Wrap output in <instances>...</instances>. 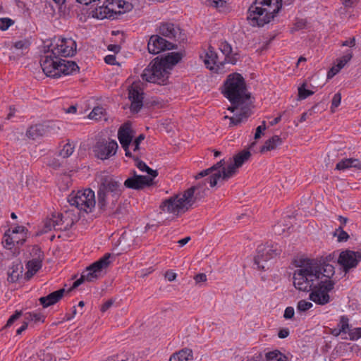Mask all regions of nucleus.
<instances>
[{
  "label": "nucleus",
  "mask_w": 361,
  "mask_h": 361,
  "mask_svg": "<svg viewBox=\"0 0 361 361\" xmlns=\"http://www.w3.org/2000/svg\"><path fill=\"white\" fill-rule=\"evenodd\" d=\"M247 159H221L209 169L197 173L194 177L198 180L205 176L207 178L197 183L182 192L164 200L159 205L161 213L169 214L177 218L187 212L193 205L205 198L209 186L216 185L219 180H227L235 175Z\"/></svg>",
  "instance_id": "1"
},
{
  "label": "nucleus",
  "mask_w": 361,
  "mask_h": 361,
  "mask_svg": "<svg viewBox=\"0 0 361 361\" xmlns=\"http://www.w3.org/2000/svg\"><path fill=\"white\" fill-rule=\"evenodd\" d=\"M224 96L230 101L232 106L228 110L233 112L240 109V112L234 116H225L224 119H229V127H233L240 124L251 115V109L245 102L250 99V95L246 93V85L243 76L239 73L230 74L224 83Z\"/></svg>",
  "instance_id": "2"
},
{
  "label": "nucleus",
  "mask_w": 361,
  "mask_h": 361,
  "mask_svg": "<svg viewBox=\"0 0 361 361\" xmlns=\"http://www.w3.org/2000/svg\"><path fill=\"white\" fill-rule=\"evenodd\" d=\"M97 207L104 212L112 211L117 205L123 192L121 181L106 171L97 174Z\"/></svg>",
  "instance_id": "3"
},
{
  "label": "nucleus",
  "mask_w": 361,
  "mask_h": 361,
  "mask_svg": "<svg viewBox=\"0 0 361 361\" xmlns=\"http://www.w3.org/2000/svg\"><path fill=\"white\" fill-rule=\"evenodd\" d=\"M293 264L296 268L293 274L294 287L299 291L310 292L324 276L320 274L319 267L308 258L295 257Z\"/></svg>",
  "instance_id": "4"
},
{
  "label": "nucleus",
  "mask_w": 361,
  "mask_h": 361,
  "mask_svg": "<svg viewBox=\"0 0 361 361\" xmlns=\"http://www.w3.org/2000/svg\"><path fill=\"white\" fill-rule=\"evenodd\" d=\"M282 7V0H255L250 6L247 19L252 26L262 27L270 23Z\"/></svg>",
  "instance_id": "5"
},
{
  "label": "nucleus",
  "mask_w": 361,
  "mask_h": 361,
  "mask_svg": "<svg viewBox=\"0 0 361 361\" xmlns=\"http://www.w3.org/2000/svg\"><path fill=\"white\" fill-rule=\"evenodd\" d=\"M40 65L44 74L51 78L70 75L79 71V66L73 61L62 59L48 50L41 57Z\"/></svg>",
  "instance_id": "6"
},
{
  "label": "nucleus",
  "mask_w": 361,
  "mask_h": 361,
  "mask_svg": "<svg viewBox=\"0 0 361 361\" xmlns=\"http://www.w3.org/2000/svg\"><path fill=\"white\" fill-rule=\"evenodd\" d=\"M111 257V254L106 253L99 260L87 267L85 270L82 271L80 277L73 283V286L68 292L76 288L85 281L94 282L97 281L99 278L102 271L106 269L111 264V261L110 258Z\"/></svg>",
  "instance_id": "7"
},
{
  "label": "nucleus",
  "mask_w": 361,
  "mask_h": 361,
  "mask_svg": "<svg viewBox=\"0 0 361 361\" xmlns=\"http://www.w3.org/2000/svg\"><path fill=\"white\" fill-rule=\"evenodd\" d=\"M45 47L52 54L59 57H70L76 53L77 44L71 37H54Z\"/></svg>",
  "instance_id": "8"
},
{
  "label": "nucleus",
  "mask_w": 361,
  "mask_h": 361,
  "mask_svg": "<svg viewBox=\"0 0 361 361\" xmlns=\"http://www.w3.org/2000/svg\"><path fill=\"white\" fill-rule=\"evenodd\" d=\"M68 202L71 206H75L79 210L86 213L91 212L96 204L95 194L90 188L78 190L77 192H73L69 195Z\"/></svg>",
  "instance_id": "9"
},
{
  "label": "nucleus",
  "mask_w": 361,
  "mask_h": 361,
  "mask_svg": "<svg viewBox=\"0 0 361 361\" xmlns=\"http://www.w3.org/2000/svg\"><path fill=\"white\" fill-rule=\"evenodd\" d=\"M180 52H169L159 57V85H166L174 67L182 60Z\"/></svg>",
  "instance_id": "10"
},
{
  "label": "nucleus",
  "mask_w": 361,
  "mask_h": 361,
  "mask_svg": "<svg viewBox=\"0 0 361 361\" xmlns=\"http://www.w3.org/2000/svg\"><path fill=\"white\" fill-rule=\"evenodd\" d=\"M335 282L330 278L324 277L310 290V299L320 305L329 302V292L334 289Z\"/></svg>",
  "instance_id": "11"
},
{
  "label": "nucleus",
  "mask_w": 361,
  "mask_h": 361,
  "mask_svg": "<svg viewBox=\"0 0 361 361\" xmlns=\"http://www.w3.org/2000/svg\"><path fill=\"white\" fill-rule=\"evenodd\" d=\"M360 261L361 252L346 250L340 253L337 262L345 272H348L350 269L356 267Z\"/></svg>",
  "instance_id": "12"
},
{
  "label": "nucleus",
  "mask_w": 361,
  "mask_h": 361,
  "mask_svg": "<svg viewBox=\"0 0 361 361\" xmlns=\"http://www.w3.org/2000/svg\"><path fill=\"white\" fill-rule=\"evenodd\" d=\"M118 148V143L115 140L99 141L94 147V155L97 158H109L116 155Z\"/></svg>",
  "instance_id": "13"
},
{
  "label": "nucleus",
  "mask_w": 361,
  "mask_h": 361,
  "mask_svg": "<svg viewBox=\"0 0 361 361\" xmlns=\"http://www.w3.org/2000/svg\"><path fill=\"white\" fill-rule=\"evenodd\" d=\"M282 250L278 247L277 245H271L267 247H259L257 255L255 257V264L259 269H264V267L261 265L262 262H267L281 254Z\"/></svg>",
  "instance_id": "14"
},
{
  "label": "nucleus",
  "mask_w": 361,
  "mask_h": 361,
  "mask_svg": "<svg viewBox=\"0 0 361 361\" xmlns=\"http://www.w3.org/2000/svg\"><path fill=\"white\" fill-rule=\"evenodd\" d=\"M128 98L131 101L130 111L137 113L143 106V91L137 82H133L128 88Z\"/></svg>",
  "instance_id": "15"
},
{
  "label": "nucleus",
  "mask_w": 361,
  "mask_h": 361,
  "mask_svg": "<svg viewBox=\"0 0 361 361\" xmlns=\"http://www.w3.org/2000/svg\"><path fill=\"white\" fill-rule=\"evenodd\" d=\"M133 133L129 123H124L118 131V138L126 157H131L130 148L132 146Z\"/></svg>",
  "instance_id": "16"
},
{
  "label": "nucleus",
  "mask_w": 361,
  "mask_h": 361,
  "mask_svg": "<svg viewBox=\"0 0 361 361\" xmlns=\"http://www.w3.org/2000/svg\"><path fill=\"white\" fill-rule=\"evenodd\" d=\"M335 254H329L324 258H321L319 260H312V263L315 266L319 267L320 274L326 278H330L334 275V267L330 264L331 262H335Z\"/></svg>",
  "instance_id": "17"
},
{
  "label": "nucleus",
  "mask_w": 361,
  "mask_h": 361,
  "mask_svg": "<svg viewBox=\"0 0 361 361\" xmlns=\"http://www.w3.org/2000/svg\"><path fill=\"white\" fill-rule=\"evenodd\" d=\"M154 178L143 175H139L135 176V178H128L124 182V186L136 190H142L152 185Z\"/></svg>",
  "instance_id": "18"
},
{
  "label": "nucleus",
  "mask_w": 361,
  "mask_h": 361,
  "mask_svg": "<svg viewBox=\"0 0 361 361\" xmlns=\"http://www.w3.org/2000/svg\"><path fill=\"white\" fill-rule=\"evenodd\" d=\"M141 76L143 80L149 82L156 83L158 81V56L145 68Z\"/></svg>",
  "instance_id": "19"
},
{
  "label": "nucleus",
  "mask_w": 361,
  "mask_h": 361,
  "mask_svg": "<svg viewBox=\"0 0 361 361\" xmlns=\"http://www.w3.org/2000/svg\"><path fill=\"white\" fill-rule=\"evenodd\" d=\"M66 290L64 288L54 291L45 297H41L39 299L40 304L44 308L57 303L63 296Z\"/></svg>",
  "instance_id": "20"
},
{
  "label": "nucleus",
  "mask_w": 361,
  "mask_h": 361,
  "mask_svg": "<svg viewBox=\"0 0 361 361\" xmlns=\"http://www.w3.org/2000/svg\"><path fill=\"white\" fill-rule=\"evenodd\" d=\"M225 62V61L223 62L219 61L217 54L213 49H209L204 59V63L207 68L211 71H218Z\"/></svg>",
  "instance_id": "21"
},
{
  "label": "nucleus",
  "mask_w": 361,
  "mask_h": 361,
  "mask_svg": "<svg viewBox=\"0 0 361 361\" xmlns=\"http://www.w3.org/2000/svg\"><path fill=\"white\" fill-rule=\"evenodd\" d=\"M180 29L172 23H162L159 25V36L161 35L171 39H175Z\"/></svg>",
  "instance_id": "22"
},
{
  "label": "nucleus",
  "mask_w": 361,
  "mask_h": 361,
  "mask_svg": "<svg viewBox=\"0 0 361 361\" xmlns=\"http://www.w3.org/2000/svg\"><path fill=\"white\" fill-rule=\"evenodd\" d=\"M23 266L19 261L14 262L8 271V281L11 283L17 282L22 276Z\"/></svg>",
  "instance_id": "23"
},
{
  "label": "nucleus",
  "mask_w": 361,
  "mask_h": 361,
  "mask_svg": "<svg viewBox=\"0 0 361 361\" xmlns=\"http://www.w3.org/2000/svg\"><path fill=\"white\" fill-rule=\"evenodd\" d=\"M52 219H54V221L57 223V230H68L74 224L73 219L68 221L69 216L68 213L65 214H58L57 216L54 215Z\"/></svg>",
  "instance_id": "24"
},
{
  "label": "nucleus",
  "mask_w": 361,
  "mask_h": 361,
  "mask_svg": "<svg viewBox=\"0 0 361 361\" xmlns=\"http://www.w3.org/2000/svg\"><path fill=\"white\" fill-rule=\"evenodd\" d=\"M192 360V350L189 348H183L173 353L169 358V361H191Z\"/></svg>",
  "instance_id": "25"
},
{
  "label": "nucleus",
  "mask_w": 361,
  "mask_h": 361,
  "mask_svg": "<svg viewBox=\"0 0 361 361\" xmlns=\"http://www.w3.org/2000/svg\"><path fill=\"white\" fill-rule=\"evenodd\" d=\"M281 138L278 135H274L264 142L260 148V152L264 154L267 152L274 150L276 149L277 147L281 145Z\"/></svg>",
  "instance_id": "26"
},
{
  "label": "nucleus",
  "mask_w": 361,
  "mask_h": 361,
  "mask_svg": "<svg viewBox=\"0 0 361 361\" xmlns=\"http://www.w3.org/2000/svg\"><path fill=\"white\" fill-rule=\"evenodd\" d=\"M349 168H355L361 170V160L341 159L336 166V169L337 170H345Z\"/></svg>",
  "instance_id": "27"
},
{
  "label": "nucleus",
  "mask_w": 361,
  "mask_h": 361,
  "mask_svg": "<svg viewBox=\"0 0 361 361\" xmlns=\"http://www.w3.org/2000/svg\"><path fill=\"white\" fill-rule=\"evenodd\" d=\"M45 133L44 127L41 124H37L35 126H30L26 132V136L32 140H37Z\"/></svg>",
  "instance_id": "28"
},
{
  "label": "nucleus",
  "mask_w": 361,
  "mask_h": 361,
  "mask_svg": "<svg viewBox=\"0 0 361 361\" xmlns=\"http://www.w3.org/2000/svg\"><path fill=\"white\" fill-rule=\"evenodd\" d=\"M37 252H39L38 257L37 258L32 259L30 260L27 263V269H30L34 271V273H37V271L41 269L42 260L44 259V255L41 253V251L39 248L35 249Z\"/></svg>",
  "instance_id": "29"
},
{
  "label": "nucleus",
  "mask_w": 361,
  "mask_h": 361,
  "mask_svg": "<svg viewBox=\"0 0 361 361\" xmlns=\"http://www.w3.org/2000/svg\"><path fill=\"white\" fill-rule=\"evenodd\" d=\"M219 49L222 52V54L225 56L224 61L231 63L233 64L235 62L231 59H228L229 55L232 52V47L230 44H228L226 41H221L219 44Z\"/></svg>",
  "instance_id": "30"
},
{
  "label": "nucleus",
  "mask_w": 361,
  "mask_h": 361,
  "mask_svg": "<svg viewBox=\"0 0 361 361\" xmlns=\"http://www.w3.org/2000/svg\"><path fill=\"white\" fill-rule=\"evenodd\" d=\"M178 49V44L159 36V53Z\"/></svg>",
  "instance_id": "31"
},
{
  "label": "nucleus",
  "mask_w": 361,
  "mask_h": 361,
  "mask_svg": "<svg viewBox=\"0 0 361 361\" xmlns=\"http://www.w3.org/2000/svg\"><path fill=\"white\" fill-rule=\"evenodd\" d=\"M136 161L135 166L142 172H147V174L151 175L152 177L157 176V170H153L149 168L144 161L140 159H135Z\"/></svg>",
  "instance_id": "32"
},
{
  "label": "nucleus",
  "mask_w": 361,
  "mask_h": 361,
  "mask_svg": "<svg viewBox=\"0 0 361 361\" xmlns=\"http://www.w3.org/2000/svg\"><path fill=\"white\" fill-rule=\"evenodd\" d=\"M147 49L150 54H158V35H153L150 37Z\"/></svg>",
  "instance_id": "33"
},
{
  "label": "nucleus",
  "mask_w": 361,
  "mask_h": 361,
  "mask_svg": "<svg viewBox=\"0 0 361 361\" xmlns=\"http://www.w3.org/2000/svg\"><path fill=\"white\" fill-rule=\"evenodd\" d=\"M207 4L209 6L225 11L227 8V2L224 0H207Z\"/></svg>",
  "instance_id": "34"
},
{
  "label": "nucleus",
  "mask_w": 361,
  "mask_h": 361,
  "mask_svg": "<svg viewBox=\"0 0 361 361\" xmlns=\"http://www.w3.org/2000/svg\"><path fill=\"white\" fill-rule=\"evenodd\" d=\"M75 147L70 142L63 145V148L59 151V156L62 158H68L74 152Z\"/></svg>",
  "instance_id": "35"
},
{
  "label": "nucleus",
  "mask_w": 361,
  "mask_h": 361,
  "mask_svg": "<svg viewBox=\"0 0 361 361\" xmlns=\"http://www.w3.org/2000/svg\"><path fill=\"white\" fill-rule=\"evenodd\" d=\"M11 230L9 229L6 233L5 237L6 239L4 240L5 243V247L7 249H11L12 247L15 245V243H19L20 242L21 244L23 243L25 241V239H15L13 237H11L10 235L8 234V232H10Z\"/></svg>",
  "instance_id": "36"
},
{
  "label": "nucleus",
  "mask_w": 361,
  "mask_h": 361,
  "mask_svg": "<svg viewBox=\"0 0 361 361\" xmlns=\"http://www.w3.org/2000/svg\"><path fill=\"white\" fill-rule=\"evenodd\" d=\"M334 236H337V240L339 243L346 242L350 238L349 235L343 231L342 226L336 229Z\"/></svg>",
  "instance_id": "37"
},
{
  "label": "nucleus",
  "mask_w": 361,
  "mask_h": 361,
  "mask_svg": "<svg viewBox=\"0 0 361 361\" xmlns=\"http://www.w3.org/2000/svg\"><path fill=\"white\" fill-rule=\"evenodd\" d=\"M104 109L101 106L94 107L90 113L88 117L90 119L99 120L104 114Z\"/></svg>",
  "instance_id": "38"
},
{
  "label": "nucleus",
  "mask_w": 361,
  "mask_h": 361,
  "mask_svg": "<svg viewBox=\"0 0 361 361\" xmlns=\"http://www.w3.org/2000/svg\"><path fill=\"white\" fill-rule=\"evenodd\" d=\"M124 212V208L121 205L118 204V206L116 205L112 211H105L104 212L108 214L109 216L120 219L123 215Z\"/></svg>",
  "instance_id": "39"
},
{
  "label": "nucleus",
  "mask_w": 361,
  "mask_h": 361,
  "mask_svg": "<svg viewBox=\"0 0 361 361\" xmlns=\"http://www.w3.org/2000/svg\"><path fill=\"white\" fill-rule=\"evenodd\" d=\"M314 94L313 91L306 89V84L303 83L298 87V97L300 99H305Z\"/></svg>",
  "instance_id": "40"
},
{
  "label": "nucleus",
  "mask_w": 361,
  "mask_h": 361,
  "mask_svg": "<svg viewBox=\"0 0 361 361\" xmlns=\"http://www.w3.org/2000/svg\"><path fill=\"white\" fill-rule=\"evenodd\" d=\"M25 319L35 322H44V317L41 313L29 312L25 314Z\"/></svg>",
  "instance_id": "41"
},
{
  "label": "nucleus",
  "mask_w": 361,
  "mask_h": 361,
  "mask_svg": "<svg viewBox=\"0 0 361 361\" xmlns=\"http://www.w3.org/2000/svg\"><path fill=\"white\" fill-rule=\"evenodd\" d=\"M348 318L345 316H342L340 320L341 328L338 329L337 334H340L341 332L346 333L349 329Z\"/></svg>",
  "instance_id": "42"
},
{
  "label": "nucleus",
  "mask_w": 361,
  "mask_h": 361,
  "mask_svg": "<svg viewBox=\"0 0 361 361\" xmlns=\"http://www.w3.org/2000/svg\"><path fill=\"white\" fill-rule=\"evenodd\" d=\"M312 307V304L310 302H307L305 300H301L298 302L297 308L298 311L305 312L308 310Z\"/></svg>",
  "instance_id": "43"
},
{
  "label": "nucleus",
  "mask_w": 361,
  "mask_h": 361,
  "mask_svg": "<svg viewBox=\"0 0 361 361\" xmlns=\"http://www.w3.org/2000/svg\"><path fill=\"white\" fill-rule=\"evenodd\" d=\"M341 102V94L339 92L336 93L331 100V110L334 112V109L337 108Z\"/></svg>",
  "instance_id": "44"
},
{
  "label": "nucleus",
  "mask_w": 361,
  "mask_h": 361,
  "mask_svg": "<svg viewBox=\"0 0 361 361\" xmlns=\"http://www.w3.org/2000/svg\"><path fill=\"white\" fill-rule=\"evenodd\" d=\"M110 11V8L108 6H100L99 8H96L95 15L97 18H106V14Z\"/></svg>",
  "instance_id": "45"
},
{
  "label": "nucleus",
  "mask_w": 361,
  "mask_h": 361,
  "mask_svg": "<svg viewBox=\"0 0 361 361\" xmlns=\"http://www.w3.org/2000/svg\"><path fill=\"white\" fill-rule=\"evenodd\" d=\"M14 23L13 20L8 18H0V30H6Z\"/></svg>",
  "instance_id": "46"
},
{
  "label": "nucleus",
  "mask_w": 361,
  "mask_h": 361,
  "mask_svg": "<svg viewBox=\"0 0 361 361\" xmlns=\"http://www.w3.org/2000/svg\"><path fill=\"white\" fill-rule=\"evenodd\" d=\"M30 43L27 39L17 41L14 43V47L17 49H27L30 47Z\"/></svg>",
  "instance_id": "47"
},
{
  "label": "nucleus",
  "mask_w": 361,
  "mask_h": 361,
  "mask_svg": "<svg viewBox=\"0 0 361 361\" xmlns=\"http://www.w3.org/2000/svg\"><path fill=\"white\" fill-rule=\"evenodd\" d=\"M175 126L171 121L166 120L165 122L161 124V128H159V130H164L166 133H170L173 130Z\"/></svg>",
  "instance_id": "48"
},
{
  "label": "nucleus",
  "mask_w": 361,
  "mask_h": 361,
  "mask_svg": "<svg viewBox=\"0 0 361 361\" xmlns=\"http://www.w3.org/2000/svg\"><path fill=\"white\" fill-rule=\"evenodd\" d=\"M144 139L145 135L143 134H140L133 142H132L131 148L134 152L139 149V145Z\"/></svg>",
  "instance_id": "49"
},
{
  "label": "nucleus",
  "mask_w": 361,
  "mask_h": 361,
  "mask_svg": "<svg viewBox=\"0 0 361 361\" xmlns=\"http://www.w3.org/2000/svg\"><path fill=\"white\" fill-rule=\"evenodd\" d=\"M251 156V153L249 149H244L239 152L238 154L233 155L232 158H249Z\"/></svg>",
  "instance_id": "50"
},
{
  "label": "nucleus",
  "mask_w": 361,
  "mask_h": 361,
  "mask_svg": "<svg viewBox=\"0 0 361 361\" xmlns=\"http://www.w3.org/2000/svg\"><path fill=\"white\" fill-rule=\"evenodd\" d=\"M45 228L47 230H57V223L56 221H54V219H49L45 221L44 224Z\"/></svg>",
  "instance_id": "51"
},
{
  "label": "nucleus",
  "mask_w": 361,
  "mask_h": 361,
  "mask_svg": "<svg viewBox=\"0 0 361 361\" xmlns=\"http://www.w3.org/2000/svg\"><path fill=\"white\" fill-rule=\"evenodd\" d=\"M266 129V122L264 121H262V125L259 126L257 129L255 134V139H259L261 137L262 133L263 130Z\"/></svg>",
  "instance_id": "52"
},
{
  "label": "nucleus",
  "mask_w": 361,
  "mask_h": 361,
  "mask_svg": "<svg viewBox=\"0 0 361 361\" xmlns=\"http://www.w3.org/2000/svg\"><path fill=\"white\" fill-rule=\"evenodd\" d=\"M22 314L21 311H16L15 314H13L7 321L6 326H10L16 320H17Z\"/></svg>",
  "instance_id": "53"
},
{
  "label": "nucleus",
  "mask_w": 361,
  "mask_h": 361,
  "mask_svg": "<svg viewBox=\"0 0 361 361\" xmlns=\"http://www.w3.org/2000/svg\"><path fill=\"white\" fill-rule=\"evenodd\" d=\"M279 351L275 350L266 354L267 361H276Z\"/></svg>",
  "instance_id": "54"
},
{
  "label": "nucleus",
  "mask_w": 361,
  "mask_h": 361,
  "mask_svg": "<svg viewBox=\"0 0 361 361\" xmlns=\"http://www.w3.org/2000/svg\"><path fill=\"white\" fill-rule=\"evenodd\" d=\"M47 165L54 169H58L63 165V164L59 161V159H49Z\"/></svg>",
  "instance_id": "55"
},
{
  "label": "nucleus",
  "mask_w": 361,
  "mask_h": 361,
  "mask_svg": "<svg viewBox=\"0 0 361 361\" xmlns=\"http://www.w3.org/2000/svg\"><path fill=\"white\" fill-rule=\"evenodd\" d=\"M118 6L119 8H124L123 12L129 11L133 8L132 4L126 1H123V4H121V1H119L118 4Z\"/></svg>",
  "instance_id": "56"
},
{
  "label": "nucleus",
  "mask_w": 361,
  "mask_h": 361,
  "mask_svg": "<svg viewBox=\"0 0 361 361\" xmlns=\"http://www.w3.org/2000/svg\"><path fill=\"white\" fill-rule=\"evenodd\" d=\"M294 316V309L292 307L286 308L283 317L286 319H291Z\"/></svg>",
  "instance_id": "57"
},
{
  "label": "nucleus",
  "mask_w": 361,
  "mask_h": 361,
  "mask_svg": "<svg viewBox=\"0 0 361 361\" xmlns=\"http://www.w3.org/2000/svg\"><path fill=\"white\" fill-rule=\"evenodd\" d=\"M114 302V301L111 299L107 300L102 305L100 310L102 312H106L113 305Z\"/></svg>",
  "instance_id": "58"
},
{
  "label": "nucleus",
  "mask_w": 361,
  "mask_h": 361,
  "mask_svg": "<svg viewBox=\"0 0 361 361\" xmlns=\"http://www.w3.org/2000/svg\"><path fill=\"white\" fill-rule=\"evenodd\" d=\"M176 274L172 271H167L164 274V277L166 279L169 281H173L176 279Z\"/></svg>",
  "instance_id": "59"
},
{
  "label": "nucleus",
  "mask_w": 361,
  "mask_h": 361,
  "mask_svg": "<svg viewBox=\"0 0 361 361\" xmlns=\"http://www.w3.org/2000/svg\"><path fill=\"white\" fill-rule=\"evenodd\" d=\"M341 45L343 47H354L355 45V37L350 38L349 39L343 42Z\"/></svg>",
  "instance_id": "60"
},
{
  "label": "nucleus",
  "mask_w": 361,
  "mask_h": 361,
  "mask_svg": "<svg viewBox=\"0 0 361 361\" xmlns=\"http://www.w3.org/2000/svg\"><path fill=\"white\" fill-rule=\"evenodd\" d=\"M361 337V328H357L355 329V332L350 334V339L355 340L358 339Z\"/></svg>",
  "instance_id": "61"
},
{
  "label": "nucleus",
  "mask_w": 361,
  "mask_h": 361,
  "mask_svg": "<svg viewBox=\"0 0 361 361\" xmlns=\"http://www.w3.org/2000/svg\"><path fill=\"white\" fill-rule=\"evenodd\" d=\"M195 280L197 283L204 282L207 281V276L204 273L198 274L195 276Z\"/></svg>",
  "instance_id": "62"
},
{
  "label": "nucleus",
  "mask_w": 361,
  "mask_h": 361,
  "mask_svg": "<svg viewBox=\"0 0 361 361\" xmlns=\"http://www.w3.org/2000/svg\"><path fill=\"white\" fill-rule=\"evenodd\" d=\"M104 61L110 65L116 64V57L114 55H107L104 58Z\"/></svg>",
  "instance_id": "63"
},
{
  "label": "nucleus",
  "mask_w": 361,
  "mask_h": 361,
  "mask_svg": "<svg viewBox=\"0 0 361 361\" xmlns=\"http://www.w3.org/2000/svg\"><path fill=\"white\" fill-rule=\"evenodd\" d=\"M353 57V53L351 51L348 50L345 55L341 58V60L347 63Z\"/></svg>",
  "instance_id": "64"
}]
</instances>
